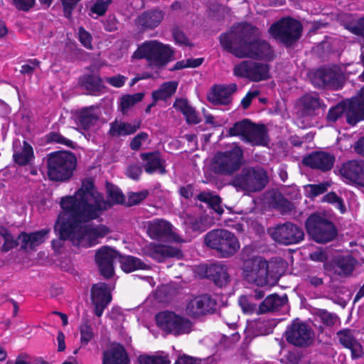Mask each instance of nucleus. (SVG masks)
I'll return each mask as SVG.
<instances>
[{
  "label": "nucleus",
  "instance_id": "423d86ee",
  "mask_svg": "<svg viewBox=\"0 0 364 364\" xmlns=\"http://www.w3.org/2000/svg\"><path fill=\"white\" fill-rule=\"evenodd\" d=\"M173 53L169 45L151 40L139 45L132 58L137 60L145 59L150 66L161 68L171 60Z\"/></svg>",
  "mask_w": 364,
  "mask_h": 364
},
{
  "label": "nucleus",
  "instance_id": "6e6552de",
  "mask_svg": "<svg viewBox=\"0 0 364 364\" xmlns=\"http://www.w3.org/2000/svg\"><path fill=\"white\" fill-rule=\"evenodd\" d=\"M303 26L300 21L291 17H284L273 23L268 29L269 34L286 48H291L300 39Z\"/></svg>",
  "mask_w": 364,
  "mask_h": 364
},
{
  "label": "nucleus",
  "instance_id": "58836bf2",
  "mask_svg": "<svg viewBox=\"0 0 364 364\" xmlns=\"http://www.w3.org/2000/svg\"><path fill=\"white\" fill-rule=\"evenodd\" d=\"M268 203L273 208L282 213H289L294 208V204L287 199L283 194L277 190H273L269 196Z\"/></svg>",
  "mask_w": 364,
  "mask_h": 364
},
{
  "label": "nucleus",
  "instance_id": "8fccbe9b",
  "mask_svg": "<svg viewBox=\"0 0 364 364\" xmlns=\"http://www.w3.org/2000/svg\"><path fill=\"white\" fill-rule=\"evenodd\" d=\"M233 92H207V100L213 105H228L232 102Z\"/></svg>",
  "mask_w": 364,
  "mask_h": 364
},
{
  "label": "nucleus",
  "instance_id": "338daca9",
  "mask_svg": "<svg viewBox=\"0 0 364 364\" xmlns=\"http://www.w3.org/2000/svg\"><path fill=\"white\" fill-rule=\"evenodd\" d=\"M40 63L41 62L36 58L29 59L26 63L21 65L20 72L24 75H31L36 68L39 67Z\"/></svg>",
  "mask_w": 364,
  "mask_h": 364
},
{
  "label": "nucleus",
  "instance_id": "9b49d317",
  "mask_svg": "<svg viewBox=\"0 0 364 364\" xmlns=\"http://www.w3.org/2000/svg\"><path fill=\"white\" fill-rule=\"evenodd\" d=\"M155 321L157 327L166 335L175 336L190 333L193 326V322L188 318L167 310L158 312Z\"/></svg>",
  "mask_w": 364,
  "mask_h": 364
},
{
  "label": "nucleus",
  "instance_id": "0e129e2a",
  "mask_svg": "<svg viewBox=\"0 0 364 364\" xmlns=\"http://www.w3.org/2000/svg\"><path fill=\"white\" fill-rule=\"evenodd\" d=\"M79 41L81 44L87 49L92 48V37L91 34L87 31L83 26H80L78 29Z\"/></svg>",
  "mask_w": 364,
  "mask_h": 364
},
{
  "label": "nucleus",
  "instance_id": "6ab92c4d",
  "mask_svg": "<svg viewBox=\"0 0 364 364\" xmlns=\"http://www.w3.org/2000/svg\"><path fill=\"white\" fill-rule=\"evenodd\" d=\"M217 301L209 294H202L191 300L186 309L191 318H198L202 316L213 314L216 310Z\"/></svg>",
  "mask_w": 364,
  "mask_h": 364
},
{
  "label": "nucleus",
  "instance_id": "e2e57ef3",
  "mask_svg": "<svg viewBox=\"0 0 364 364\" xmlns=\"http://www.w3.org/2000/svg\"><path fill=\"white\" fill-rule=\"evenodd\" d=\"M81 0H60L63 16L68 18L71 19L73 16V12L76 8L77 4Z\"/></svg>",
  "mask_w": 364,
  "mask_h": 364
},
{
  "label": "nucleus",
  "instance_id": "69168bd1",
  "mask_svg": "<svg viewBox=\"0 0 364 364\" xmlns=\"http://www.w3.org/2000/svg\"><path fill=\"white\" fill-rule=\"evenodd\" d=\"M346 28L350 33L364 38V16L358 18L354 23L348 25Z\"/></svg>",
  "mask_w": 364,
  "mask_h": 364
},
{
  "label": "nucleus",
  "instance_id": "f8f14e48",
  "mask_svg": "<svg viewBox=\"0 0 364 364\" xmlns=\"http://www.w3.org/2000/svg\"><path fill=\"white\" fill-rule=\"evenodd\" d=\"M245 281L258 287H271L277 282L279 277H272L269 270V264L262 257H258L253 262H248L242 267Z\"/></svg>",
  "mask_w": 364,
  "mask_h": 364
},
{
  "label": "nucleus",
  "instance_id": "39448f33",
  "mask_svg": "<svg viewBox=\"0 0 364 364\" xmlns=\"http://www.w3.org/2000/svg\"><path fill=\"white\" fill-rule=\"evenodd\" d=\"M269 183L267 171L262 166L257 165L243 167L232 177L230 185L237 191L251 194L262 191Z\"/></svg>",
  "mask_w": 364,
  "mask_h": 364
},
{
  "label": "nucleus",
  "instance_id": "680f3d73",
  "mask_svg": "<svg viewBox=\"0 0 364 364\" xmlns=\"http://www.w3.org/2000/svg\"><path fill=\"white\" fill-rule=\"evenodd\" d=\"M255 251L252 246L245 245L240 252V259L243 262V266H246L248 262H253L259 256L255 255Z\"/></svg>",
  "mask_w": 364,
  "mask_h": 364
},
{
  "label": "nucleus",
  "instance_id": "2eb2a0df",
  "mask_svg": "<svg viewBox=\"0 0 364 364\" xmlns=\"http://www.w3.org/2000/svg\"><path fill=\"white\" fill-rule=\"evenodd\" d=\"M314 332L311 328L299 318H295L283 333L287 342L299 348L310 346L314 341Z\"/></svg>",
  "mask_w": 364,
  "mask_h": 364
},
{
  "label": "nucleus",
  "instance_id": "6e6d98bb",
  "mask_svg": "<svg viewBox=\"0 0 364 364\" xmlns=\"http://www.w3.org/2000/svg\"><path fill=\"white\" fill-rule=\"evenodd\" d=\"M338 337L339 343L346 348H350L352 344L355 343L357 340L352 334V330L350 328H344L336 333Z\"/></svg>",
  "mask_w": 364,
  "mask_h": 364
},
{
  "label": "nucleus",
  "instance_id": "de8ad7c7",
  "mask_svg": "<svg viewBox=\"0 0 364 364\" xmlns=\"http://www.w3.org/2000/svg\"><path fill=\"white\" fill-rule=\"evenodd\" d=\"M330 185L328 181L317 184H307L304 186V195L310 199H314L326 192Z\"/></svg>",
  "mask_w": 364,
  "mask_h": 364
},
{
  "label": "nucleus",
  "instance_id": "7c9ffc66",
  "mask_svg": "<svg viewBox=\"0 0 364 364\" xmlns=\"http://www.w3.org/2000/svg\"><path fill=\"white\" fill-rule=\"evenodd\" d=\"M244 141L253 146L267 145L269 137L265 125L257 124L252 122Z\"/></svg>",
  "mask_w": 364,
  "mask_h": 364
},
{
  "label": "nucleus",
  "instance_id": "1a4fd4ad",
  "mask_svg": "<svg viewBox=\"0 0 364 364\" xmlns=\"http://www.w3.org/2000/svg\"><path fill=\"white\" fill-rule=\"evenodd\" d=\"M307 234L316 242L326 244L338 235L335 224L319 213H311L305 221Z\"/></svg>",
  "mask_w": 364,
  "mask_h": 364
},
{
  "label": "nucleus",
  "instance_id": "09e8293b",
  "mask_svg": "<svg viewBox=\"0 0 364 364\" xmlns=\"http://www.w3.org/2000/svg\"><path fill=\"white\" fill-rule=\"evenodd\" d=\"M0 236H1L4 240L3 245L1 246V252H7L13 248L17 247L19 244L18 237L14 239L11 233L8 230L7 228L1 226L0 227Z\"/></svg>",
  "mask_w": 364,
  "mask_h": 364
},
{
  "label": "nucleus",
  "instance_id": "a211bd4d",
  "mask_svg": "<svg viewBox=\"0 0 364 364\" xmlns=\"http://www.w3.org/2000/svg\"><path fill=\"white\" fill-rule=\"evenodd\" d=\"M357 260L351 255H339L323 264V269L328 276L349 277L352 274Z\"/></svg>",
  "mask_w": 364,
  "mask_h": 364
},
{
  "label": "nucleus",
  "instance_id": "ddd939ff",
  "mask_svg": "<svg viewBox=\"0 0 364 364\" xmlns=\"http://www.w3.org/2000/svg\"><path fill=\"white\" fill-rule=\"evenodd\" d=\"M72 213L63 210L60 213L55 224V231L58 232V239H54L51 242L52 247L56 250L63 246V241L70 240L75 246H80V240L77 235L74 225Z\"/></svg>",
  "mask_w": 364,
  "mask_h": 364
},
{
  "label": "nucleus",
  "instance_id": "dca6fc26",
  "mask_svg": "<svg viewBox=\"0 0 364 364\" xmlns=\"http://www.w3.org/2000/svg\"><path fill=\"white\" fill-rule=\"evenodd\" d=\"M119 252L116 250L102 246L97 250L95 255V260L97 265L100 275L105 279L112 278L114 274V261L117 259Z\"/></svg>",
  "mask_w": 364,
  "mask_h": 364
},
{
  "label": "nucleus",
  "instance_id": "f704fd0d",
  "mask_svg": "<svg viewBox=\"0 0 364 364\" xmlns=\"http://www.w3.org/2000/svg\"><path fill=\"white\" fill-rule=\"evenodd\" d=\"M350 101L353 116H348L346 121L349 124L355 125L364 120V92H357L355 96L350 97Z\"/></svg>",
  "mask_w": 364,
  "mask_h": 364
},
{
  "label": "nucleus",
  "instance_id": "412c9836",
  "mask_svg": "<svg viewBox=\"0 0 364 364\" xmlns=\"http://www.w3.org/2000/svg\"><path fill=\"white\" fill-rule=\"evenodd\" d=\"M296 114L299 117L311 118L318 115L319 109L326 108V105L319 97L305 92L296 100Z\"/></svg>",
  "mask_w": 364,
  "mask_h": 364
},
{
  "label": "nucleus",
  "instance_id": "aec40b11",
  "mask_svg": "<svg viewBox=\"0 0 364 364\" xmlns=\"http://www.w3.org/2000/svg\"><path fill=\"white\" fill-rule=\"evenodd\" d=\"M234 73L237 76L245 77L255 82L264 80L269 77L268 65L251 61H244L236 65Z\"/></svg>",
  "mask_w": 364,
  "mask_h": 364
},
{
  "label": "nucleus",
  "instance_id": "603ef678",
  "mask_svg": "<svg viewBox=\"0 0 364 364\" xmlns=\"http://www.w3.org/2000/svg\"><path fill=\"white\" fill-rule=\"evenodd\" d=\"M254 299L252 296L242 295L238 299V304L241 307L243 313L246 314H252L256 312L257 314L258 307L257 304L253 302Z\"/></svg>",
  "mask_w": 364,
  "mask_h": 364
},
{
  "label": "nucleus",
  "instance_id": "b1692460",
  "mask_svg": "<svg viewBox=\"0 0 364 364\" xmlns=\"http://www.w3.org/2000/svg\"><path fill=\"white\" fill-rule=\"evenodd\" d=\"M335 162V156L328 152L316 151L305 156L302 163L306 166L322 171L331 170Z\"/></svg>",
  "mask_w": 364,
  "mask_h": 364
},
{
  "label": "nucleus",
  "instance_id": "4d7b16f0",
  "mask_svg": "<svg viewBox=\"0 0 364 364\" xmlns=\"http://www.w3.org/2000/svg\"><path fill=\"white\" fill-rule=\"evenodd\" d=\"M149 191L144 189L139 192H129L128 193V199L125 200L124 206L132 207L137 205L141 203L149 196Z\"/></svg>",
  "mask_w": 364,
  "mask_h": 364
},
{
  "label": "nucleus",
  "instance_id": "473e14b6",
  "mask_svg": "<svg viewBox=\"0 0 364 364\" xmlns=\"http://www.w3.org/2000/svg\"><path fill=\"white\" fill-rule=\"evenodd\" d=\"M288 302L287 294L280 296L277 294L267 296L259 305L257 315L279 310Z\"/></svg>",
  "mask_w": 364,
  "mask_h": 364
},
{
  "label": "nucleus",
  "instance_id": "cd10ccee",
  "mask_svg": "<svg viewBox=\"0 0 364 364\" xmlns=\"http://www.w3.org/2000/svg\"><path fill=\"white\" fill-rule=\"evenodd\" d=\"M140 158L144 161L143 167L146 173L151 174L157 171L161 175L166 173L165 168L166 161L161 158L160 151H154L141 153Z\"/></svg>",
  "mask_w": 364,
  "mask_h": 364
},
{
  "label": "nucleus",
  "instance_id": "a18cd8bd",
  "mask_svg": "<svg viewBox=\"0 0 364 364\" xmlns=\"http://www.w3.org/2000/svg\"><path fill=\"white\" fill-rule=\"evenodd\" d=\"M32 158H33V147L26 141H23L21 151H17L13 155L14 162L19 166L28 164Z\"/></svg>",
  "mask_w": 364,
  "mask_h": 364
},
{
  "label": "nucleus",
  "instance_id": "a19ab883",
  "mask_svg": "<svg viewBox=\"0 0 364 364\" xmlns=\"http://www.w3.org/2000/svg\"><path fill=\"white\" fill-rule=\"evenodd\" d=\"M118 261L120 263L121 269L127 273H129L137 269H149V266H147L139 258L132 255H122L119 253Z\"/></svg>",
  "mask_w": 364,
  "mask_h": 364
},
{
  "label": "nucleus",
  "instance_id": "5701e85b",
  "mask_svg": "<svg viewBox=\"0 0 364 364\" xmlns=\"http://www.w3.org/2000/svg\"><path fill=\"white\" fill-rule=\"evenodd\" d=\"M165 13L159 9H151L141 13L134 20L135 26L144 33L158 27L164 18Z\"/></svg>",
  "mask_w": 364,
  "mask_h": 364
},
{
  "label": "nucleus",
  "instance_id": "bf43d9fd",
  "mask_svg": "<svg viewBox=\"0 0 364 364\" xmlns=\"http://www.w3.org/2000/svg\"><path fill=\"white\" fill-rule=\"evenodd\" d=\"M139 364H170L167 356L141 355L138 357Z\"/></svg>",
  "mask_w": 364,
  "mask_h": 364
},
{
  "label": "nucleus",
  "instance_id": "5fc2aeb1",
  "mask_svg": "<svg viewBox=\"0 0 364 364\" xmlns=\"http://www.w3.org/2000/svg\"><path fill=\"white\" fill-rule=\"evenodd\" d=\"M80 332V342L82 345H87L94 338V333L89 321L87 318L82 319V323L79 327Z\"/></svg>",
  "mask_w": 364,
  "mask_h": 364
},
{
  "label": "nucleus",
  "instance_id": "052dcab7",
  "mask_svg": "<svg viewBox=\"0 0 364 364\" xmlns=\"http://www.w3.org/2000/svg\"><path fill=\"white\" fill-rule=\"evenodd\" d=\"M112 3V0H96L91 6L90 11L96 14L98 16H102L106 14Z\"/></svg>",
  "mask_w": 364,
  "mask_h": 364
},
{
  "label": "nucleus",
  "instance_id": "13d9d810",
  "mask_svg": "<svg viewBox=\"0 0 364 364\" xmlns=\"http://www.w3.org/2000/svg\"><path fill=\"white\" fill-rule=\"evenodd\" d=\"M316 316L320 321L327 327L334 326L336 322L339 320L338 316L334 313H330L326 309H318Z\"/></svg>",
  "mask_w": 364,
  "mask_h": 364
},
{
  "label": "nucleus",
  "instance_id": "0eeeda50",
  "mask_svg": "<svg viewBox=\"0 0 364 364\" xmlns=\"http://www.w3.org/2000/svg\"><path fill=\"white\" fill-rule=\"evenodd\" d=\"M204 243L208 247L215 250L221 258H229L240 249V242L235 234L222 228L208 232L204 236Z\"/></svg>",
  "mask_w": 364,
  "mask_h": 364
},
{
  "label": "nucleus",
  "instance_id": "f03ea898",
  "mask_svg": "<svg viewBox=\"0 0 364 364\" xmlns=\"http://www.w3.org/2000/svg\"><path fill=\"white\" fill-rule=\"evenodd\" d=\"M106 200L101 193L97 191L92 178L82 181L81 187L73 196L61 198V208L72 214H77L84 221L97 219L102 211L107 210Z\"/></svg>",
  "mask_w": 364,
  "mask_h": 364
},
{
  "label": "nucleus",
  "instance_id": "7ed1b4c3",
  "mask_svg": "<svg viewBox=\"0 0 364 364\" xmlns=\"http://www.w3.org/2000/svg\"><path fill=\"white\" fill-rule=\"evenodd\" d=\"M47 174L53 181L65 182L73 176L77 167V157L70 151L60 150L47 154Z\"/></svg>",
  "mask_w": 364,
  "mask_h": 364
},
{
  "label": "nucleus",
  "instance_id": "79ce46f5",
  "mask_svg": "<svg viewBox=\"0 0 364 364\" xmlns=\"http://www.w3.org/2000/svg\"><path fill=\"white\" fill-rule=\"evenodd\" d=\"M78 84L87 91H100L102 80L97 75L87 74L79 78Z\"/></svg>",
  "mask_w": 364,
  "mask_h": 364
},
{
  "label": "nucleus",
  "instance_id": "2f4dec72",
  "mask_svg": "<svg viewBox=\"0 0 364 364\" xmlns=\"http://www.w3.org/2000/svg\"><path fill=\"white\" fill-rule=\"evenodd\" d=\"M173 107L183 114L188 124H197L201 122L196 109L189 104L186 98H176Z\"/></svg>",
  "mask_w": 364,
  "mask_h": 364
},
{
  "label": "nucleus",
  "instance_id": "c756f323",
  "mask_svg": "<svg viewBox=\"0 0 364 364\" xmlns=\"http://www.w3.org/2000/svg\"><path fill=\"white\" fill-rule=\"evenodd\" d=\"M49 232L50 230L47 228L30 233L21 232L18 236V240H21V249L26 250L29 247L31 250H36L37 246L46 241Z\"/></svg>",
  "mask_w": 364,
  "mask_h": 364
},
{
  "label": "nucleus",
  "instance_id": "9d476101",
  "mask_svg": "<svg viewBox=\"0 0 364 364\" xmlns=\"http://www.w3.org/2000/svg\"><path fill=\"white\" fill-rule=\"evenodd\" d=\"M311 80L317 88L339 90L344 87L346 77L339 65L333 64L317 68L311 74Z\"/></svg>",
  "mask_w": 364,
  "mask_h": 364
},
{
  "label": "nucleus",
  "instance_id": "774afa93",
  "mask_svg": "<svg viewBox=\"0 0 364 364\" xmlns=\"http://www.w3.org/2000/svg\"><path fill=\"white\" fill-rule=\"evenodd\" d=\"M149 137L146 132H141L137 134L130 142V149L133 151H137L141 146V141H146Z\"/></svg>",
  "mask_w": 364,
  "mask_h": 364
},
{
  "label": "nucleus",
  "instance_id": "f3484780",
  "mask_svg": "<svg viewBox=\"0 0 364 364\" xmlns=\"http://www.w3.org/2000/svg\"><path fill=\"white\" fill-rule=\"evenodd\" d=\"M73 218V222L75 225L73 228L76 229L77 235H78L81 245L84 246L83 240L87 237L89 244L87 246H91L92 240H95L100 237H103L109 232V229L104 225H97L96 227H90L84 223L88 221H84L83 219L78 216L77 214H72Z\"/></svg>",
  "mask_w": 364,
  "mask_h": 364
},
{
  "label": "nucleus",
  "instance_id": "a878e982",
  "mask_svg": "<svg viewBox=\"0 0 364 364\" xmlns=\"http://www.w3.org/2000/svg\"><path fill=\"white\" fill-rule=\"evenodd\" d=\"M204 277L220 288L228 285L231 280L227 266L218 263L207 265L204 270Z\"/></svg>",
  "mask_w": 364,
  "mask_h": 364
},
{
  "label": "nucleus",
  "instance_id": "4468645a",
  "mask_svg": "<svg viewBox=\"0 0 364 364\" xmlns=\"http://www.w3.org/2000/svg\"><path fill=\"white\" fill-rule=\"evenodd\" d=\"M267 232L276 242L284 245L298 244L304 240L302 228L291 222L269 228Z\"/></svg>",
  "mask_w": 364,
  "mask_h": 364
},
{
  "label": "nucleus",
  "instance_id": "bb28decb",
  "mask_svg": "<svg viewBox=\"0 0 364 364\" xmlns=\"http://www.w3.org/2000/svg\"><path fill=\"white\" fill-rule=\"evenodd\" d=\"M146 255L160 263L164 262L168 258L181 259L183 257V251L180 248L161 244L149 248Z\"/></svg>",
  "mask_w": 364,
  "mask_h": 364
},
{
  "label": "nucleus",
  "instance_id": "20e7f679",
  "mask_svg": "<svg viewBox=\"0 0 364 364\" xmlns=\"http://www.w3.org/2000/svg\"><path fill=\"white\" fill-rule=\"evenodd\" d=\"M245 163L243 149L237 143H233L230 149L215 154L212 159V171L218 175L234 176Z\"/></svg>",
  "mask_w": 364,
  "mask_h": 364
},
{
  "label": "nucleus",
  "instance_id": "4c0bfd02",
  "mask_svg": "<svg viewBox=\"0 0 364 364\" xmlns=\"http://www.w3.org/2000/svg\"><path fill=\"white\" fill-rule=\"evenodd\" d=\"M194 199L207 203L208 207L218 215H221L224 212L221 198L218 195L213 194V192L201 191L195 196Z\"/></svg>",
  "mask_w": 364,
  "mask_h": 364
},
{
  "label": "nucleus",
  "instance_id": "49530a36",
  "mask_svg": "<svg viewBox=\"0 0 364 364\" xmlns=\"http://www.w3.org/2000/svg\"><path fill=\"white\" fill-rule=\"evenodd\" d=\"M145 92H136L134 95H124L120 98L119 109L123 114H125L129 108L136 103L142 100Z\"/></svg>",
  "mask_w": 364,
  "mask_h": 364
},
{
  "label": "nucleus",
  "instance_id": "ea45409f",
  "mask_svg": "<svg viewBox=\"0 0 364 364\" xmlns=\"http://www.w3.org/2000/svg\"><path fill=\"white\" fill-rule=\"evenodd\" d=\"M107 198L105 205L108 206V209L114 205L125 204V196L122 190L112 183L106 181L105 183Z\"/></svg>",
  "mask_w": 364,
  "mask_h": 364
},
{
  "label": "nucleus",
  "instance_id": "864d4df0",
  "mask_svg": "<svg viewBox=\"0 0 364 364\" xmlns=\"http://www.w3.org/2000/svg\"><path fill=\"white\" fill-rule=\"evenodd\" d=\"M322 202L334 205L342 214L346 212V207L343 199L339 197L334 191H331L324 195L322 198Z\"/></svg>",
  "mask_w": 364,
  "mask_h": 364
},
{
  "label": "nucleus",
  "instance_id": "c9c22d12",
  "mask_svg": "<svg viewBox=\"0 0 364 364\" xmlns=\"http://www.w3.org/2000/svg\"><path fill=\"white\" fill-rule=\"evenodd\" d=\"M350 98L346 99L331 107L327 113L326 119L328 123H334L341 118L344 113L348 116H353V111L350 109Z\"/></svg>",
  "mask_w": 364,
  "mask_h": 364
},
{
  "label": "nucleus",
  "instance_id": "c85d7f7f",
  "mask_svg": "<svg viewBox=\"0 0 364 364\" xmlns=\"http://www.w3.org/2000/svg\"><path fill=\"white\" fill-rule=\"evenodd\" d=\"M102 361L107 364H130V359L124 346L114 343L102 353Z\"/></svg>",
  "mask_w": 364,
  "mask_h": 364
},
{
  "label": "nucleus",
  "instance_id": "c03bdc74",
  "mask_svg": "<svg viewBox=\"0 0 364 364\" xmlns=\"http://www.w3.org/2000/svg\"><path fill=\"white\" fill-rule=\"evenodd\" d=\"M97 120L98 117L87 108L82 109L76 117L77 124L85 130L94 126Z\"/></svg>",
  "mask_w": 364,
  "mask_h": 364
},
{
  "label": "nucleus",
  "instance_id": "393cba45",
  "mask_svg": "<svg viewBox=\"0 0 364 364\" xmlns=\"http://www.w3.org/2000/svg\"><path fill=\"white\" fill-rule=\"evenodd\" d=\"M343 177L359 186L364 187V161L351 160L340 168Z\"/></svg>",
  "mask_w": 364,
  "mask_h": 364
},
{
  "label": "nucleus",
  "instance_id": "3c124183",
  "mask_svg": "<svg viewBox=\"0 0 364 364\" xmlns=\"http://www.w3.org/2000/svg\"><path fill=\"white\" fill-rule=\"evenodd\" d=\"M46 141L48 143H56L65 145L66 146L75 149L77 146V144L73 141L64 137L59 132H50L46 135Z\"/></svg>",
  "mask_w": 364,
  "mask_h": 364
},
{
  "label": "nucleus",
  "instance_id": "f257e3e1",
  "mask_svg": "<svg viewBox=\"0 0 364 364\" xmlns=\"http://www.w3.org/2000/svg\"><path fill=\"white\" fill-rule=\"evenodd\" d=\"M259 36L257 27L245 23L221 33L219 41L223 50L235 57L255 60L269 58L273 54L272 47L267 41L259 38Z\"/></svg>",
  "mask_w": 364,
  "mask_h": 364
},
{
  "label": "nucleus",
  "instance_id": "72a5a7b5",
  "mask_svg": "<svg viewBox=\"0 0 364 364\" xmlns=\"http://www.w3.org/2000/svg\"><path fill=\"white\" fill-rule=\"evenodd\" d=\"M172 225L164 220H155L150 223L147 228V233L154 240H162L172 234Z\"/></svg>",
  "mask_w": 364,
  "mask_h": 364
},
{
  "label": "nucleus",
  "instance_id": "4be33fe9",
  "mask_svg": "<svg viewBox=\"0 0 364 364\" xmlns=\"http://www.w3.org/2000/svg\"><path fill=\"white\" fill-rule=\"evenodd\" d=\"M90 299L95 306V314L100 317L112 301V294L107 284L105 282L94 284L90 290Z\"/></svg>",
  "mask_w": 364,
  "mask_h": 364
},
{
  "label": "nucleus",
  "instance_id": "37998d69",
  "mask_svg": "<svg viewBox=\"0 0 364 364\" xmlns=\"http://www.w3.org/2000/svg\"><path fill=\"white\" fill-rule=\"evenodd\" d=\"M251 123L252 121L249 119H243L235 122L232 127L228 130L226 136H240L241 139L245 141Z\"/></svg>",
  "mask_w": 364,
  "mask_h": 364
},
{
  "label": "nucleus",
  "instance_id": "e433bc0d",
  "mask_svg": "<svg viewBox=\"0 0 364 364\" xmlns=\"http://www.w3.org/2000/svg\"><path fill=\"white\" fill-rule=\"evenodd\" d=\"M141 127V122H135L134 124L128 122L118 123L117 120L110 124L109 134L112 136L130 135L135 133Z\"/></svg>",
  "mask_w": 364,
  "mask_h": 364
}]
</instances>
